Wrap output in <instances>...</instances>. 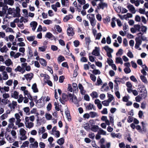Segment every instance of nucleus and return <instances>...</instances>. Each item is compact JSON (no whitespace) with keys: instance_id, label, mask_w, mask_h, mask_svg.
Returning <instances> with one entry per match:
<instances>
[{"instance_id":"10","label":"nucleus","mask_w":148,"mask_h":148,"mask_svg":"<svg viewBox=\"0 0 148 148\" xmlns=\"http://www.w3.org/2000/svg\"><path fill=\"white\" fill-rule=\"evenodd\" d=\"M107 3L103 2H101L97 6V9L98 10H103L104 8H107Z\"/></svg>"},{"instance_id":"42","label":"nucleus","mask_w":148,"mask_h":148,"mask_svg":"<svg viewBox=\"0 0 148 148\" xmlns=\"http://www.w3.org/2000/svg\"><path fill=\"white\" fill-rule=\"evenodd\" d=\"M65 60V58L64 56L61 55H60L58 58V62L60 63Z\"/></svg>"},{"instance_id":"50","label":"nucleus","mask_w":148,"mask_h":148,"mask_svg":"<svg viewBox=\"0 0 148 148\" xmlns=\"http://www.w3.org/2000/svg\"><path fill=\"white\" fill-rule=\"evenodd\" d=\"M90 117L91 118H93L97 116V113L94 112H91L89 113Z\"/></svg>"},{"instance_id":"40","label":"nucleus","mask_w":148,"mask_h":148,"mask_svg":"<svg viewBox=\"0 0 148 148\" xmlns=\"http://www.w3.org/2000/svg\"><path fill=\"white\" fill-rule=\"evenodd\" d=\"M24 112L26 113L27 115H29L30 114L29 112L30 109L28 107H26L23 108Z\"/></svg>"},{"instance_id":"36","label":"nucleus","mask_w":148,"mask_h":148,"mask_svg":"<svg viewBox=\"0 0 148 148\" xmlns=\"http://www.w3.org/2000/svg\"><path fill=\"white\" fill-rule=\"evenodd\" d=\"M61 3L63 6H67L69 5L68 0H61Z\"/></svg>"},{"instance_id":"5","label":"nucleus","mask_w":148,"mask_h":148,"mask_svg":"<svg viewBox=\"0 0 148 148\" xmlns=\"http://www.w3.org/2000/svg\"><path fill=\"white\" fill-rule=\"evenodd\" d=\"M25 123L26 127L29 129L32 128L34 126V123L30 121L28 117L25 118Z\"/></svg>"},{"instance_id":"28","label":"nucleus","mask_w":148,"mask_h":148,"mask_svg":"<svg viewBox=\"0 0 148 148\" xmlns=\"http://www.w3.org/2000/svg\"><path fill=\"white\" fill-rule=\"evenodd\" d=\"M115 62L117 64L120 63L121 64H123V61L121 58L120 57H117L116 58Z\"/></svg>"},{"instance_id":"57","label":"nucleus","mask_w":148,"mask_h":148,"mask_svg":"<svg viewBox=\"0 0 148 148\" xmlns=\"http://www.w3.org/2000/svg\"><path fill=\"white\" fill-rule=\"evenodd\" d=\"M52 134H53L56 138L59 137L60 136V133L58 131H57L53 132L52 133Z\"/></svg>"},{"instance_id":"48","label":"nucleus","mask_w":148,"mask_h":148,"mask_svg":"<svg viewBox=\"0 0 148 148\" xmlns=\"http://www.w3.org/2000/svg\"><path fill=\"white\" fill-rule=\"evenodd\" d=\"M110 103V102L108 100H105L102 102V103L103 105L104 106H108Z\"/></svg>"},{"instance_id":"56","label":"nucleus","mask_w":148,"mask_h":148,"mask_svg":"<svg viewBox=\"0 0 148 148\" xmlns=\"http://www.w3.org/2000/svg\"><path fill=\"white\" fill-rule=\"evenodd\" d=\"M47 48V46H44L41 47H38L39 50L42 52H44L46 50Z\"/></svg>"},{"instance_id":"61","label":"nucleus","mask_w":148,"mask_h":148,"mask_svg":"<svg viewBox=\"0 0 148 148\" xmlns=\"http://www.w3.org/2000/svg\"><path fill=\"white\" fill-rule=\"evenodd\" d=\"M35 37L34 36H27V39L29 41H32L34 40Z\"/></svg>"},{"instance_id":"45","label":"nucleus","mask_w":148,"mask_h":148,"mask_svg":"<svg viewBox=\"0 0 148 148\" xmlns=\"http://www.w3.org/2000/svg\"><path fill=\"white\" fill-rule=\"evenodd\" d=\"M139 95L141 96L143 98H145L147 97V91L139 92Z\"/></svg>"},{"instance_id":"17","label":"nucleus","mask_w":148,"mask_h":148,"mask_svg":"<svg viewBox=\"0 0 148 148\" xmlns=\"http://www.w3.org/2000/svg\"><path fill=\"white\" fill-rule=\"evenodd\" d=\"M115 83H118L120 84L122 83L123 84L125 83V81L123 78H121L119 77L116 78L114 81Z\"/></svg>"},{"instance_id":"9","label":"nucleus","mask_w":148,"mask_h":148,"mask_svg":"<svg viewBox=\"0 0 148 148\" xmlns=\"http://www.w3.org/2000/svg\"><path fill=\"white\" fill-rule=\"evenodd\" d=\"M136 44L135 47L136 49L139 48V46L141 44L142 40L140 38V36L136 37L135 39Z\"/></svg>"},{"instance_id":"12","label":"nucleus","mask_w":148,"mask_h":148,"mask_svg":"<svg viewBox=\"0 0 148 148\" xmlns=\"http://www.w3.org/2000/svg\"><path fill=\"white\" fill-rule=\"evenodd\" d=\"M67 35L69 36H72L74 34V32L73 28L70 26L69 27L67 30Z\"/></svg>"},{"instance_id":"26","label":"nucleus","mask_w":148,"mask_h":148,"mask_svg":"<svg viewBox=\"0 0 148 148\" xmlns=\"http://www.w3.org/2000/svg\"><path fill=\"white\" fill-rule=\"evenodd\" d=\"M138 92H144V91H147L146 90V89L145 88V87L143 85H139L138 86Z\"/></svg>"},{"instance_id":"62","label":"nucleus","mask_w":148,"mask_h":148,"mask_svg":"<svg viewBox=\"0 0 148 148\" xmlns=\"http://www.w3.org/2000/svg\"><path fill=\"white\" fill-rule=\"evenodd\" d=\"M107 62L108 64L110 66L113 63V60L111 58H108Z\"/></svg>"},{"instance_id":"33","label":"nucleus","mask_w":148,"mask_h":148,"mask_svg":"<svg viewBox=\"0 0 148 148\" xmlns=\"http://www.w3.org/2000/svg\"><path fill=\"white\" fill-rule=\"evenodd\" d=\"M32 88L34 92H38V90L37 87V85L36 83H34L32 86Z\"/></svg>"},{"instance_id":"2","label":"nucleus","mask_w":148,"mask_h":148,"mask_svg":"<svg viewBox=\"0 0 148 148\" xmlns=\"http://www.w3.org/2000/svg\"><path fill=\"white\" fill-rule=\"evenodd\" d=\"M20 135L19 138L21 140H25L27 138V136L26 135V131L23 128H21L19 130Z\"/></svg>"},{"instance_id":"52","label":"nucleus","mask_w":148,"mask_h":148,"mask_svg":"<svg viewBox=\"0 0 148 148\" xmlns=\"http://www.w3.org/2000/svg\"><path fill=\"white\" fill-rule=\"evenodd\" d=\"M108 99L107 100H108L110 102L114 99V97L111 94H108Z\"/></svg>"},{"instance_id":"15","label":"nucleus","mask_w":148,"mask_h":148,"mask_svg":"<svg viewBox=\"0 0 148 148\" xmlns=\"http://www.w3.org/2000/svg\"><path fill=\"white\" fill-rule=\"evenodd\" d=\"M8 6H5L2 8V10H0V16H4L6 14L7 10L8 9Z\"/></svg>"},{"instance_id":"55","label":"nucleus","mask_w":148,"mask_h":148,"mask_svg":"<svg viewBox=\"0 0 148 148\" xmlns=\"http://www.w3.org/2000/svg\"><path fill=\"white\" fill-rule=\"evenodd\" d=\"M14 126V124L13 123H9L8 124V128H7L6 130L8 131L9 132L10 131L9 129L12 128Z\"/></svg>"},{"instance_id":"60","label":"nucleus","mask_w":148,"mask_h":148,"mask_svg":"<svg viewBox=\"0 0 148 148\" xmlns=\"http://www.w3.org/2000/svg\"><path fill=\"white\" fill-rule=\"evenodd\" d=\"M44 23L47 25H49L52 23V21L50 20H44L43 21Z\"/></svg>"},{"instance_id":"18","label":"nucleus","mask_w":148,"mask_h":148,"mask_svg":"<svg viewBox=\"0 0 148 148\" xmlns=\"http://www.w3.org/2000/svg\"><path fill=\"white\" fill-rule=\"evenodd\" d=\"M99 53V48L97 47H95V49L93 50L92 52V54L93 55L96 56H98Z\"/></svg>"},{"instance_id":"39","label":"nucleus","mask_w":148,"mask_h":148,"mask_svg":"<svg viewBox=\"0 0 148 148\" xmlns=\"http://www.w3.org/2000/svg\"><path fill=\"white\" fill-rule=\"evenodd\" d=\"M64 139L62 138L58 140L57 143L59 145H62L64 143Z\"/></svg>"},{"instance_id":"8","label":"nucleus","mask_w":148,"mask_h":148,"mask_svg":"<svg viewBox=\"0 0 148 148\" xmlns=\"http://www.w3.org/2000/svg\"><path fill=\"white\" fill-rule=\"evenodd\" d=\"M17 102L13 101H12V103L8 104V106L11 110H13V111H14L15 108L17 107Z\"/></svg>"},{"instance_id":"53","label":"nucleus","mask_w":148,"mask_h":148,"mask_svg":"<svg viewBox=\"0 0 148 148\" xmlns=\"http://www.w3.org/2000/svg\"><path fill=\"white\" fill-rule=\"evenodd\" d=\"M24 93L25 95H27V97L29 98V99L32 100V97L29 93H28V91L27 90H26L24 91Z\"/></svg>"},{"instance_id":"11","label":"nucleus","mask_w":148,"mask_h":148,"mask_svg":"<svg viewBox=\"0 0 148 148\" xmlns=\"http://www.w3.org/2000/svg\"><path fill=\"white\" fill-rule=\"evenodd\" d=\"M141 29L142 32H140L137 34V35L138 36L140 37V35H143L144 33L146 34V33L147 28L146 26H142L141 27Z\"/></svg>"},{"instance_id":"54","label":"nucleus","mask_w":148,"mask_h":148,"mask_svg":"<svg viewBox=\"0 0 148 148\" xmlns=\"http://www.w3.org/2000/svg\"><path fill=\"white\" fill-rule=\"evenodd\" d=\"M6 143L5 139L3 137H2V138H0V146L3 145Z\"/></svg>"},{"instance_id":"59","label":"nucleus","mask_w":148,"mask_h":148,"mask_svg":"<svg viewBox=\"0 0 148 148\" xmlns=\"http://www.w3.org/2000/svg\"><path fill=\"white\" fill-rule=\"evenodd\" d=\"M90 77L91 79L93 82H95L96 81V77L94 75L90 74Z\"/></svg>"},{"instance_id":"30","label":"nucleus","mask_w":148,"mask_h":148,"mask_svg":"<svg viewBox=\"0 0 148 148\" xmlns=\"http://www.w3.org/2000/svg\"><path fill=\"white\" fill-rule=\"evenodd\" d=\"M15 117L16 119L15 123H17L21 121V119H20V116L18 113H16L15 114Z\"/></svg>"},{"instance_id":"27","label":"nucleus","mask_w":148,"mask_h":148,"mask_svg":"<svg viewBox=\"0 0 148 148\" xmlns=\"http://www.w3.org/2000/svg\"><path fill=\"white\" fill-rule=\"evenodd\" d=\"M38 147V143L37 141L29 145L30 148H37Z\"/></svg>"},{"instance_id":"4","label":"nucleus","mask_w":148,"mask_h":148,"mask_svg":"<svg viewBox=\"0 0 148 148\" xmlns=\"http://www.w3.org/2000/svg\"><path fill=\"white\" fill-rule=\"evenodd\" d=\"M68 97L69 99L71 102L76 104L77 103V100L76 97L75 95L72 96V94L71 93H68Z\"/></svg>"},{"instance_id":"58","label":"nucleus","mask_w":148,"mask_h":148,"mask_svg":"<svg viewBox=\"0 0 148 148\" xmlns=\"http://www.w3.org/2000/svg\"><path fill=\"white\" fill-rule=\"evenodd\" d=\"M65 114L67 116V117L69 121H70L71 120V117L69 111L67 110L65 111Z\"/></svg>"},{"instance_id":"13","label":"nucleus","mask_w":148,"mask_h":148,"mask_svg":"<svg viewBox=\"0 0 148 148\" xmlns=\"http://www.w3.org/2000/svg\"><path fill=\"white\" fill-rule=\"evenodd\" d=\"M34 76V74L32 73H29L24 75L26 79L28 82H30Z\"/></svg>"},{"instance_id":"22","label":"nucleus","mask_w":148,"mask_h":148,"mask_svg":"<svg viewBox=\"0 0 148 148\" xmlns=\"http://www.w3.org/2000/svg\"><path fill=\"white\" fill-rule=\"evenodd\" d=\"M87 18L90 21L93 20H95V16L94 14H90L87 15Z\"/></svg>"},{"instance_id":"47","label":"nucleus","mask_w":148,"mask_h":148,"mask_svg":"<svg viewBox=\"0 0 148 148\" xmlns=\"http://www.w3.org/2000/svg\"><path fill=\"white\" fill-rule=\"evenodd\" d=\"M45 131V127H42L41 128L39 129L38 131V133L39 135L41 134L44 133Z\"/></svg>"},{"instance_id":"19","label":"nucleus","mask_w":148,"mask_h":148,"mask_svg":"<svg viewBox=\"0 0 148 148\" xmlns=\"http://www.w3.org/2000/svg\"><path fill=\"white\" fill-rule=\"evenodd\" d=\"M30 25L32 27V30L34 31L37 25V23L36 21H32L30 23Z\"/></svg>"},{"instance_id":"32","label":"nucleus","mask_w":148,"mask_h":148,"mask_svg":"<svg viewBox=\"0 0 148 148\" xmlns=\"http://www.w3.org/2000/svg\"><path fill=\"white\" fill-rule=\"evenodd\" d=\"M4 63L6 66H9L12 64V62L11 60L10 59H8L4 62Z\"/></svg>"},{"instance_id":"44","label":"nucleus","mask_w":148,"mask_h":148,"mask_svg":"<svg viewBox=\"0 0 148 148\" xmlns=\"http://www.w3.org/2000/svg\"><path fill=\"white\" fill-rule=\"evenodd\" d=\"M8 50L6 45L4 46L3 47L0 49V51L2 53H6Z\"/></svg>"},{"instance_id":"16","label":"nucleus","mask_w":148,"mask_h":148,"mask_svg":"<svg viewBox=\"0 0 148 148\" xmlns=\"http://www.w3.org/2000/svg\"><path fill=\"white\" fill-rule=\"evenodd\" d=\"M129 10L132 13L135 14L136 13V10L134 6L131 4L127 5V6Z\"/></svg>"},{"instance_id":"1","label":"nucleus","mask_w":148,"mask_h":148,"mask_svg":"<svg viewBox=\"0 0 148 148\" xmlns=\"http://www.w3.org/2000/svg\"><path fill=\"white\" fill-rule=\"evenodd\" d=\"M20 9L18 8H16V10L14 8H10L8 9V13L9 14L12 15L14 17H19L20 16Z\"/></svg>"},{"instance_id":"14","label":"nucleus","mask_w":148,"mask_h":148,"mask_svg":"<svg viewBox=\"0 0 148 148\" xmlns=\"http://www.w3.org/2000/svg\"><path fill=\"white\" fill-rule=\"evenodd\" d=\"M78 88L80 90V93L82 95H85L86 91L84 89V88L82 85L80 83H79L78 85Z\"/></svg>"},{"instance_id":"34","label":"nucleus","mask_w":148,"mask_h":148,"mask_svg":"<svg viewBox=\"0 0 148 148\" xmlns=\"http://www.w3.org/2000/svg\"><path fill=\"white\" fill-rule=\"evenodd\" d=\"M116 21V18L115 17H113L111 20V25L112 27L114 28L116 26L115 21Z\"/></svg>"},{"instance_id":"46","label":"nucleus","mask_w":148,"mask_h":148,"mask_svg":"<svg viewBox=\"0 0 148 148\" xmlns=\"http://www.w3.org/2000/svg\"><path fill=\"white\" fill-rule=\"evenodd\" d=\"M13 83V80L12 79H9L5 83V84L9 86H10L12 85Z\"/></svg>"},{"instance_id":"6","label":"nucleus","mask_w":148,"mask_h":148,"mask_svg":"<svg viewBox=\"0 0 148 148\" xmlns=\"http://www.w3.org/2000/svg\"><path fill=\"white\" fill-rule=\"evenodd\" d=\"M141 123L142 125V128H141L140 125H137L136 126V129L139 132L141 133H144L146 132V129L143 126L144 124L143 122H142Z\"/></svg>"},{"instance_id":"35","label":"nucleus","mask_w":148,"mask_h":148,"mask_svg":"<svg viewBox=\"0 0 148 148\" xmlns=\"http://www.w3.org/2000/svg\"><path fill=\"white\" fill-rule=\"evenodd\" d=\"M99 126L97 125H94L92 126L90 129L91 130L94 132H97L99 129Z\"/></svg>"},{"instance_id":"3","label":"nucleus","mask_w":148,"mask_h":148,"mask_svg":"<svg viewBox=\"0 0 148 148\" xmlns=\"http://www.w3.org/2000/svg\"><path fill=\"white\" fill-rule=\"evenodd\" d=\"M105 142V139L102 138L101 139L99 142L100 143V146L101 148H110V147L111 144L110 142H107L106 143V145L104 144Z\"/></svg>"},{"instance_id":"20","label":"nucleus","mask_w":148,"mask_h":148,"mask_svg":"<svg viewBox=\"0 0 148 148\" xmlns=\"http://www.w3.org/2000/svg\"><path fill=\"white\" fill-rule=\"evenodd\" d=\"M87 110H92L93 109L94 110H95L96 109L95 106L93 104H92L91 103H89L88 105L86 107Z\"/></svg>"},{"instance_id":"38","label":"nucleus","mask_w":148,"mask_h":148,"mask_svg":"<svg viewBox=\"0 0 148 148\" xmlns=\"http://www.w3.org/2000/svg\"><path fill=\"white\" fill-rule=\"evenodd\" d=\"M28 56L29 58H31L33 56V52L32 51V50L31 48L29 47H28Z\"/></svg>"},{"instance_id":"63","label":"nucleus","mask_w":148,"mask_h":148,"mask_svg":"<svg viewBox=\"0 0 148 148\" xmlns=\"http://www.w3.org/2000/svg\"><path fill=\"white\" fill-rule=\"evenodd\" d=\"M45 117L48 120H51L52 117V116L50 114L47 113L45 114Z\"/></svg>"},{"instance_id":"29","label":"nucleus","mask_w":148,"mask_h":148,"mask_svg":"<svg viewBox=\"0 0 148 148\" xmlns=\"http://www.w3.org/2000/svg\"><path fill=\"white\" fill-rule=\"evenodd\" d=\"M5 4H7L11 5H12L14 3V0H4Z\"/></svg>"},{"instance_id":"64","label":"nucleus","mask_w":148,"mask_h":148,"mask_svg":"<svg viewBox=\"0 0 148 148\" xmlns=\"http://www.w3.org/2000/svg\"><path fill=\"white\" fill-rule=\"evenodd\" d=\"M84 128L87 131H89L90 129V126L88 123H86L84 125Z\"/></svg>"},{"instance_id":"23","label":"nucleus","mask_w":148,"mask_h":148,"mask_svg":"<svg viewBox=\"0 0 148 148\" xmlns=\"http://www.w3.org/2000/svg\"><path fill=\"white\" fill-rule=\"evenodd\" d=\"M103 49L106 51L107 53H113V50L109 47L108 46H106L103 47Z\"/></svg>"},{"instance_id":"7","label":"nucleus","mask_w":148,"mask_h":148,"mask_svg":"<svg viewBox=\"0 0 148 148\" xmlns=\"http://www.w3.org/2000/svg\"><path fill=\"white\" fill-rule=\"evenodd\" d=\"M2 75L1 74L0 76V81L6 80L8 79V76L6 72L4 71L2 73Z\"/></svg>"},{"instance_id":"43","label":"nucleus","mask_w":148,"mask_h":148,"mask_svg":"<svg viewBox=\"0 0 148 148\" xmlns=\"http://www.w3.org/2000/svg\"><path fill=\"white\" fill-rule=\"evenodd\" d=\"M40 64L44 66H45L47 65V62L46 60L43 58L40 59Z\"/></svg>"},{"instance_id":"37","label":"nucleus","mask_w":148,"mask_h":148,"mask_svg":"<svg viewBox=\"0 0 148 148\" xmlns=\"http://www.w3.org/2000/svg\"><path fill=\"white\" fill-rule=\"evenodd\" d=\"M85 43L86 45L88 46L91 42L90 38L89 37H86L85 38Z\"/></svg>"},{"instance_id":"25","label":"nucleus","mask_w":148,"mask_h":148,"mask_svg":"<svg viewBox=\"0 0 148 148\" xmlns=\"http://www.w3.org/2000/svg\"><path fill=\"white\" fill-rule=\"evenodd\" d=\"M19 93L16 91H14L11 94V97L16 99H17L18 98Z\"/></svg>"},{"instance_id":"31","label":"nucleus","mask_w":148,"mask_h":148,"mask_svg":"<svg viewBox=\"0 0 148 148\" xmlns=\"http://www.w3.org/2000/svg\"><path fill=\"white\" fill-rule=\"evenodd\" d=\"M10 90V88L8 86H4L2 87L1 93H3L5 92H8Z\"/></svg>"},{"instance_id":"51","label":"nucleus","mask_w":148,"mask_h":148,"mask_svg":"<svg viewBox=\"0 0 148 148\" xmlns=\"http://www.w3.org/2000/svg\"><path fill=\"white\" fill-rule=\"evenodd\" d=\"M94 75H99L101 74V72L98 69H94L92 72Z\"/></svg>"},{"instance_id":"41","label":"nucleus","mask_w":148,"mask_h":148,"mask_svg":"<svg viewBox=\"0 0 148 148\" xmlns=\"http://www.w3.org/2000/svg\"><path fill=\"white\" fill-rule=\"evenodd\" d=\"M134 27L136 32H140L141 29V27L140 25L138 24L135 25Z\"/></svg>"},{"instance_id":"49","label":"nucleus","mask_w":148,"mask_h":148,"mask_svg":"<svg viewBox=\"0 0 148 148\" xmlns=\"http://www.w3.org/2000/svg\"><path fill=\"white\" fill-rule=\"evenodd\" d=\"M15 71H18L20 72H22L23 73L24 72V71L22 68L20 66H18L15 69Z\"/></svg>"},{"instance_id":"24","label":"nucleus","mask_w":148,"mask_h":148,"mask_svg":"<svg viewBox=\"0 0 148 148\" xmlns=\"http://www.w3.org/2000/svg\"><path fill=\"white\" fill-rule=\"evenodd\" d=\"M90 95L92 99L97 98L98 97V95L97 92L96 91H93L90 94Z\"/></svg>"},{"instance_id":"21","label":"nucleus","mask_w":148,"mask_h":148,"mask_svg":"<svg viewBox=\"0 0 148 148\" xmlns=\"http://www.w3.org/2000/svg\"><path fill=\"white\" fill-rule=\"evenodd\" d=\"M111 136L114 138H120L121 136V134L119 133L116 134L115 133H112L111 134Z\"/></svg>"}]
</instances>
